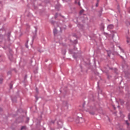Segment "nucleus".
Returning <instances> with one entry per match:
<instances>
[{
  "label": "nucleus",
  "mask_w": 130,
  "mask_h": 130,
  "mask_svg": "<svg viewBox=\"0 0 130 130\" xmlns=\"http://www.w3.org/2000/svg\"><path fill=\"white\" fill-rule=\"evenodd\" d=\"M84 12V10H81L80 12V14H82Z\"/></svg>",
  "instance_id": "obj_8"
},
{
  "label": "nucleus",
  "mask_w": 130,
  "mask_h": 130,
  "mask_svg": "<svg viewBox=\"0 0 130 130\" xmlns=\"http://www.w3.org/2000/svg\"><path fill=\"white\" fill-rule=\"evenodd\" d=\"M108 56H110V55H109V54H108Z\"/></svg>",
  "instance_id": "obj_17"
},
{
  "label": "nucleus",
  "mask_w": 130,
  "mask_h": 130,
  "mask_svg": "<svg viewBox=\"0 0 130 130\" xmlns=\"http://www.w3.org/2000/svg\"><path fill=\"white\" fill-rule=\"evenodd\" d=\"M95 6H96V7L99 6V3H96V5H95Z\"/></svg>",
  "instance_id": "obj_11"
},
{
  "label": "nucleus",
  "mask_w": 130,
  "mask_h": 130,
  "mask_svg": "<svg viewBox=\"0 0 130 130\" xmlns=\"http://www.w3.org/2000/svg\"><path fill=\"white\" fill-rule=\"evenodd\" d=\"M36 91L38 92V88H36Z\"/></svg>",
  "instance_id": "obj_16"
},
{
  "label": "nucleus",
  "mask_w": 130,
  "mask_h": 130,
  "mask_svg": "<svg viewBox=\"0 0 130 130\" xmlns=\"http://www.w3.org/2000/svg\"><path fill=\"white\" fill-rule=\"evenodd\" d=\"M75 3L78 4L79 6H80L79 0H75Z\"/></svg>",
  "instance_id": "obj_3"
},
{
  "label": "nucleus",
  "mask_w": 130,
  "mask_h": 130,
  "mask_svg": "<svg viewBox=\"0 0 130 130\" xmlns=\"http://www.w3.org/2000/svg\"><path fill=\"white\" fill-rule=\"evenodd\" d=\"M89 113L91 114V115H94V112H90L89 111Z\"/></svg>",
  "instance_id": "obj_6"
},
{
  "label": "nucleus",
  "mask_w": 130,
  "mask_h": 130,
  "mask_svg": "<svg viewBox=\"0 0 130 130\" xmlns=\"http://www.w3.org/2000/svg\"><path fill=\"white\" fill-rule=\"evenodd\" d=\"M126 123L128 125H129V123L128 122V121H126Z\"/></svg>",
  "instance_id": "obj_10"
},
{
  "label": "nucleus",
  "mask_w": 130,
  "mask_h": 130,
  "mask_svg": "<svg viewBox=\"0 0 130 130\" xmlns=\"http://www.w3.org/2000/svg\"><path fill=\"white\" fill-rule=\"evenodd\" d=\"M96 1H98V3H99L100 2V0H96Z\"/></svg>",
  "instance_id": "obj_14"
},
{
  "label": "nucleus",
  "mask_w": 130,
  "mask_h": 130,
  "mask_svg": "<svg viewBox=\"0 0 130 130\" xmlns=\"http://www.w3.org/2000/svg\"><path fill=\"white\" fill-rule=\"evenodd\" d=\"M57 124L60 127H61L62 126V122L60 121L57 122Z\"/></svg>",
  "instance_id": "obj_2"
},
{
  "label": "nucleus",
  "mask_w": 130,
  "mask_h": 130,
  "mask_svg": "<svg viewBox=\"0 0 130 130\" xmlns=\"http://www.w3.org/2000/svg\"><path fill=\"white\" fill-rule=\"evenodd\" d=\"M79 120H80V121H81V120H83V119H82V118H80Z\"/></svg>",
  "instance_id": "obj_15"
},
{
  "label": "nucleus",
  "mask_w": 130,
  "mask_h": 130,
  "mask_svg": "<svg viewBox=\"0 0 130 130\" xmlns=\"http://www.w3.org/2000/svg\"><path fill=\"white\" fill-rule=\"evenodd\" d=\"M54 35H55V34H56V33H57V29H56V28H55L54 29Z\"/></svg>",
  "instance_id": "obj_4"
},
{
  "label": "nucleus",
  "mask_w": 130,
  "mask_h": 130,
  "mask_svg": "<svg viewBox=\"0 0 130 130\" xmlns=\"http://www.w3.org/2000/svg\"><path fill=\"white\" fill-rule=\"evenodd\" d=\"M25 47H26V48H28V46L27 45V43L25 44Z\"/></svg>",
  "instance_id": "obj_7"
},
{
  "label": "nucleus",
  "mask_w": 130,
  "mask_h": 130,
  "mask_svg": "<svg viewBox=\"0 0 130 130\" xmlns=\"http://www.w3.org/2000/svg\"><path fill=\"white\" fill-rule=\"evenodd\" d=\"M107 27L108 29H112L114 28V25L112 24H110V25H109Z\"/></svg>",
  "instance_id": "obj_1"
},
{
  "label": "nucleus",
  "mask_w": 130,
  "mask_h": 130,
  "mask_svg": "<svg viewBox=\"0 0 130 130\" xmlns=\"http://www.w3.org/2000/svg\"><path fill=\"white\" fill-rule=\"evenodd\" d=\"M3 57L2 56H0V60H2Z\"/></svg>",
  "instance_id": "obj_12"
},
{
  "label": "nucleus",
  "mask_w": 130,
  "mask_h": 130,
  "mask_svg": "<svg viewBox=\"0 0 130 130\" xmlns=\"http://www.w3.org/2000/svg\"><path fill=\"white\" fill-rule=\"evenodd\" d=\"M3 81V78H0V84H2Z\"/></svg>",
  "instance_id": "obj_5"
},
{
  "label": "nucleus",
  "mask_w": 130,
  "mask_h": 130,
  "mask_svg": "<svg viewBox=\"0 0 130 130\" xmlns=\"http://www.w3.org/2000/svg\"><path fill=\"white\" fill-rule=\"evenodd\" d=\"M25 126H22L21 128V130L23 129L24 128H25Z\"/></svg>",
  "instance_id": "obj_9"
},
{
  "label": "nucleus",
  "mask_w": 130,
  "mask_h": 130,
  "mask_svg": "<svg viewBox=\"0 0 130 130\" xmlns=\"http://www.w3.org/2000/svg\"><path fill=\"white\" fill-rule=\"evenodd\" d=\"M128 119L130 120V115L128 116Z\"/></svg>",
  "instance_id": "obj_13"
}]
</instances>
